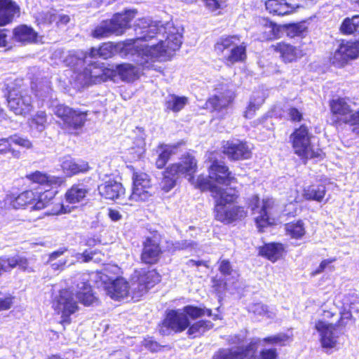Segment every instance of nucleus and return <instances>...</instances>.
<instances>
[{"mask_svg":"<svg viewBox=\"0 0 359 359\" xmlns=\"http://www.w3.org/2000/svg\"><path fill=\"white\" fill-rule=\"evenodd\" d=\"M135 27L137 38L124 41L121 50L145 69H156V62L169 60L182 44L180 29L170 22L164 25L142 18Z\"/></svg>","mask_w":359,"mask_h":359,"instance_id":"obj_1","label":"nucleus"},{"mask_svg":"<svg viewBox=\"0 0 359 359\" xmlns=\"http://www.w3.org/2000/svg\"><path fill=\"white\" fill-rule=\"evenodd\" d=\"M236 181L234 175L229 171L223 162L215 161L209 166L208 178L198 177L197 186L200 188L208 187L215 199V219L224 224H231L241 220L247 216V211L242 206L235 205L238 198V191L235 188L222 189L212 185V182L218 184L231 185Z\"/></svg>","mask_w":359,"mask_h":359,"instance_id":"obj_2","label":"nucleus"},{"mask_svg":"<svg viewBox=\"0 0 359 359\" xmlns=\"http://www.w3.org/2000/svg\"><path fill=\"white\" fill-rule=\"evenodd\" d=\"M77 299L86 306L92 304L95 297L90 285L85 281L77 284L76 293L71 289H62L54 294L52 298V309L60 316V323L69 325L71 316L79 311Z\"/></svg>","mask_w":359,"mask_h":359,"instance_id":"obj_3","label":"nucleus"},{"mask_svg":"<svg viewBox=\"0 0 359 359\" xmlns=\"http://www.w3.org/2000/svg\"><path fill=\"white\" fill-rule=\"evenodd\" d=\"M135 10H127L124 13L115 14L109 20H104L92 32L94 38L102 39L111 34L121 35L129 27L130 21L135 18Z\"/></svg>","mask_w":359,"mask_h":359,"instance_id":"obj_4","label":"nucleus"},{"mask_svg":"<svg viewBox=\"0 0 359 359\" xmlns=\"http://www.w3.org/2000/svg\"><path fill=\"white\" fill-rule=\"evenodd\" d=\"M215 50L224 55V62L229 66L243 62L247 57L246 44L237 35L219 38L215 45Z\"/></svg>","mask_w":359,"mask_h":359,"instance_id":"obj_5","label":"nucleus"},{"mask_svg":"<svg viewBox=\"0 0 359 359\" xmlns=\"http://www.w3.org/2000/svg\"><path fill=\"white\" fill-rule=\"evenodd\" d=\"M53 114L59 118L60 128L69 133L82 128L87 121V111L79 109H73L63 104L52 107Z\"/></svg>","mask_w":359,"mask_h":359,"instance_id":"obj_6","label":"nucleus"},{"mask_svg":"<svg viewBox=\"0 0 359 359\" xmlns=\"http://www.w3.org/2000/svg\"><path fill=\"white\" fill-rule=\"evenodd\" d=\"M120 269L116 265L107 264L100 273V279L104 283L107 295L115 300L123 299L128 297L130 290L128 283L123 278L112 280L109 273L118 274Z\"/></svg>","mask_w":359,"mask_h":359,"instance_id":"obj_7","label":"nucleus"},{"mask_svg":"<svg viewBox=\"0 0 359 359\" xmlns=\"http://www.w3.org/2000/svg\"><path fill=\"white\" fill-rule=\"evenodd\" d=\"M114 67L108 68L104 63L91 62L81 72L74 76V79L82 86L95 84L114 79Z\"/></svg>","mask_w":359,"mask_h":359,"instance_id":"obj_8","label":"nucleus"},{"mask_svg":"<svg viewBox=\"0 0 359 359\" xmlns=\"http://www.w3.org/2000/svg\"><path fill=\"white\" fill-rule=\"evenodd\" d=\"M133 180L132 193L128 197L127 204L133 205L135 203L148 201L152 196L148 175L144 172H135L133 174Z\"/></svg>","mask_w":359,"mask_h":359,"instance_id":"obj_9","label":"nucleus"},{"mask_svg":"<svg viewBox=\"0 0 359 359\" xmlns=\"http://www.w3.org/2000/svg\"><path fill=\"white\" fill-rule=\"evenodd\" d=\"M311 137L308 127L305 125H302L299 128L294 130L290 135V139L295 154L305 158L314 156L311 144Z\"/></svg>","mask_w":359,"mask_h":359,"instance_id":"obj_10","label":"nucleus"},{"mask_svg":"<svg viewBox=\"0 0 359 359\" xmlns=\"http://www.w3.org/2000/svg\"><path fill=\"white\" fill-rule=\"evenodd\" d=\"M8 105L16 115L26 116L33 109L31 96L22 88L9 90Z\"/></svg>","mask_w":359,"mask_h":359,"instance_id":"obj_11","label":"nucleus"},{"mask_svg":"<svg viewBox=\"0 0 359 359\" xmlns=\"http://www.w3.org/2000/svg\"><path fill=\"white\" fill-rule=\"evenodd\" d=\"M273 204L272 199L266 198L262 201V205L260 207L259 199L257 195H253L248 198V205L251 209L252 214H259L255 219L259 231H262V228L274 223V219L269 216V210L272 208Z\"/></svg>","mask_w":359,"mask_h":359,"instance_id":"obj_12","label":"nucleus"},{"mask_svg":"<svg viewBox=\"0 0 359 359\" xmlns=\"http://www.w3.org/2000/svg\"><path fill=\"white\" fill-rule=\"evenodd\" d=\"M359 55V41H343L331 58L332 63L337 67L344 66L348 60Z\"/></svg>","mask_w":359,"mask_h":359,"instance_id":"obj_13","label":"nucleus"},{"mask_svg":"<svg viewBox=\"0 0 359 359\" xmlns=\"http://www.w3.org/2000/svg\"><path fill=\"white\" fill-rule=\"evenodd\" d=\"M215 90L217 94L207 101L206 105L215 111H222L233 102L234 93L227 84H221Z\"/></svg>","mask_w":359,"mask_h":359,"instance_id":"obj_14","label":"nucleus"},{"mask_svg":"<svg viewBox=\"0 0 359 359\" xmlns=\"http://www.w3.org/2000/svg\"><path fill=\"white\" fill-rule=\"evenodd\" d=\"M315 328L319 334V340L324 348H332L337 343L338 335L336 325L325 320H319L316 322Z\"/></svg>","mask_w":359,"mask_h":359,"instance_id":"obj_15","label":"nucleus"},{"mask_svg":"<svg viewBox=\"0 0 359 359\" xmlns=\"http://www.w3.org/2000/svg\"><path fill=\"white\" fill-rule=\"evenodd\" d=\"M34 198V191L27 190L22 192L18 196H15L14 195H6L2 199V202H0V210L6 209H23L27 205L33 203Z\"/></svg>","mask_w":359,"mask_h":359,"instance_id":"obj_16","label":"nucleus"},{"mask_svg":"<svg viewBox=\"0 0 359 359\" xmlns=\"http://www.w3.org/2000/svg\"><path fill=\"white\" fill-rule=\"evenodd\" d=\"M197 169L196 160L194 156L187 155L182 158L177 163H172L168 166V172L174 176L184 175L189 177V180H193V175Z\"/></svg>","mask_w":359,"mask_h":359,"instance_id":"obj_17","label":"nucleus"},{"mask_svg":"<svg viewBox=\"0 0 359 359\" xmlns=\"http://www.w3.org/2000/svg\"><path fill=\"white\" fill-rule=\"evenodd\" d=\"M330 109L335 121L339 123L348 124L354 112L346 98L333 100L330 103Z\"/></svg>","mask_w":359,"mask_h":359,"instance_id":"obj_18","label":"nucleus"},{"mask_svg":"<svg viewBox=\"0 0 359 359\" xmlns=\"http://www.w3.org/2000/svg\"><path fill=\"white\" fill-rule=\"evenodd\" d=\"M163 325L175 332H182L189 326V322L183 311L172 310L167 313Z\"/></svg>","mask_w":359,"mask_h":359,"instance_id":"obj_19","label":"nucleus"},{"mask_svg":"<svg viewBox=\"0 0 359 359\" xmlns=\"http://www.w3.org/2000/svg\"><path fill=\"white\" fill-rule=\"evenodd\" d=\"M224 153L232 160L248 159L252 156L248 145L240 141L227 142L224 146Z\"/></svg>","mask_w":359,"mask_h":359,"instance_id":"obj_20","label":"nucleus"},{"mask_svg":"<svg viewBox=\"0 0 359 359\" xmlns=\"http://www.w3.org/2000/svg\"><path fill=\"white\" fill-rule=\"evenodd\" d=\"M159 281L160 276L155 270L148 271L138 276L137 283L133 284V290L138 295H142Z\"/></svg>","mask_w":359,"mask_h":359,"instance_id":"obj_21","label":"nucleus"},{"mask_svg":"<svg viewBox=\"0 0 359 359\" xmlns=\"http://www.w3.org/2000/svg\"><path fill=\"white\" fill-rule=\"evenodd\" d=\"M294 194L295 195L294 198L290 197L289 199L290 204L293 202L300 203L304 199L321 201L325 194V187L323 185L308 186L304 189L302 195H299L297 191H294Z\"/></svg>","mask_w":359,"mask_h":359,"instance_id":"obj_22","label":"nucleus"},{"mask_svg":"<svg viewBox=\"0 0 359 359\" xmlns=\"http://www.w3.org/2000/svg\"><path fill=\"white\" fill-rule=\"evenodd\" d=\"M98 191L102 196L110 200L118 199L125 194V189L121 183L112 179L100 184Z\"/></svg>","mask_w":359,"mask_h":359,"instance_id":"obj_23","label":"nucleus"},{"mask_svg":"<svg viewBox=\"0 0 359 359\" xmlns=\"http://www.w3.org/2000/svg\"><path fill=\"white\" fill-rule=\"evenodd\" d=\"M20 15V7L12 0H0V27L11 23Z\"/></svg>","mask_w":359,"mask_h":359,"instance_id":"obj_24","label":"nucleus"},{"mask_svg":"<svg viewBox=\"0 0 359 359\" xmlns=\"http://www.w3.org/2000/svg\"><path fill=\"white\" fill-rule=\"evenodd\" d=\"M61 168L68 177L86 172L90 170L88 162L82 160L76 161L70 156H65L62 158Z\"/></svg>","mask_w":359,"mask_h":359,"instance_id":"obj_25","label":"nucleus"},{"mask_svg":"<svg viewBox=\"0 0 359 359\" xmlns=\"http://www.w3.org/2000/svg\"><path fill=\"white\" fill-rule=\"evenodd\" d=\"M8 265L10 271L15 267L24 272L34 273L36 271V261L34 257H25L20 255H15L8 257Z\"/></svg>","mask_w":359,"mask_h":359,"instance_id":"obj_26","label":"nucleus"},{"mask_svg":"<svg viewBox=\"0 0 359 359\" xmlns=\"http://www.w3.org/2000/svg\"><path fill=\"white\" fill-rule=\"evenodd\" d=\"M273 47L285 62H293L303 55L302 50L288 43H278Z\"/></svg>","mask_w":359,"mask_h":359,"instance_id":"obj_27","label":"nucleus"},{"mask_svg":"<svg viewBox=\"0 0 359 359\" xmlns=\"http://www.w3.org/2000/svg\"><path fill=\"white\" fill-rule=\"evenodd\" d=\"M56 191L50 189L44 191L36 190L34 191V198L32 204L31 209L33 210H40L48 207L52 204V201L55 198Z\"/></svg>","mask_w":359,"mask_h":359,"instance_id":"obj_28","label":"nucleus"},{"mask_svg":"<svg viewBox=\"0 0 359 359\" xmlns=\"http://www.w3.org/2000/svg\"><path fill=\"white\" fill-rule=\"evenodd\" d=\"M161 255L158 244L151 238H147L144 243L142 253V260L146 264H154L158 262Z\"/></svg>","mask_w":359,"mask_h":359,"instance_id":"obj_29","label":"nucleus"},{"mask_svg":"<svg viewBox=\"0 0 359 359\" xmlns=\"http://www.w3.org/2000/svg\"><path fill=\"white\" fill-rule=\"evenodd\" d=\"M27 177L32 182L48 188H50L53 186H60L64 182L62 178L60 177L48 175L39 171H36L27 175Z\"/></svg>","mask_w":359,"mask_h":359,"instance_id":"obj_30","label":"nucleus"},{"mask_svg":"<svg viewBox=\"0 0 359 359\" xmlns=\"http://www.w3.org/2000/svg\"><path fill=\"white\" fill-rule=\"evenodd\" d=\"M90 189L83 184H73L65 194V200L67 203L75 204L83 201Z\"/></svg>","mask_w":359,"mask_h":359,"instance_id":"obj_31","label":"nucleus"},{"mask_svg":"<svg viewBox=\"0 0 359 359\" xmlns=\"http://www.w3.org/2000/svg\"><path fill=\"white\" fill-rule=\"evenodd\" d=\"M88 55L87 53L83 51H76L70 53L61 62L65 63L67 66L74 68V73L75 76L80 73V69L83 67L86 62V60L88 58Z\"/></svg>","mask_w":359,"mask_h":359,"instance_id":"obj_32","label":"nucleus"},{"mask_svg":"<svg viewBox=\"0 0 359 359\" xmlns=\"http://www.w3.org/2000/svg\"><path fill=\"white\" fill-rule=\"evenodd\" d=\"M114 69V79L116 76H118L121 80L126 82H131L139 77L138 69L130 64L116 65Z\"/></svg>","mask_w":359,"mask_h":359,"instance_id":"obj_33","label":"nucleus"},{"mask_svg":"<svg viewBox=\"0 0 359 359\" xmlns=\"http://www.w3.org/2000/svg\"><path fill=\"white\" fill-rule=\"evenodd\" d=\"M13 37L18 42L32 43L36 40L37 33L32 27L22 25L13 29Z\"/></svg>","mask_w":359,"mask_h":359,"instance_id":"obj_34","label":"nucleus"},{"mask_svg":"<svg viewBox=\"0 0 359 359\" xmlns=\"http://www.w3.org/2000/svg\"><path fill=\"white\" fill-rule=\"evenodd\" d=\"M265 6L269 13L278 15L290 14L293 9L285 0H268L266 1Z\"/></svg>","mask_w":359,"mask_h":359,"instance_id":"obj_35","label":"nucleus"},{"mask_svg":"<svg viewBox=\"0 0 359 359\" xmlns=\"http://www.w3.org/2000/svg\"><path fill=\"white\" fill-rule=\"evenodd\" d=\"M66 252H67V249L66 248H61L57 250L50 253L46 263L50 264L51 269L54 271H61L64 269L67 260L66 258H63L62 257Z\"/></svg>","mask_w":359,"mask_h":359,"instance_id":"obj_36","label":"nucleus"},{"mask_svg":"<svg viewBox=\"0 0 359 359\" xmlns=\"http://www.w3.org/2000/svg\"><path fill=\"white\" fill-rule=\"evenodd\" d=\"M212 359H248L246 347L219 350L214 354Z\"/></svg>","mask_w":359,"mask_h":359,"instance_id":"obj_37","label":"nucleus"},{"mask_svg":"<svg viewBox=\"0 0 359 359\" xmlns=\"http://www.w3.org/2000/svg\"><path fill=\"white\" fill-rule=\"evenodd\" d=\"M285 231L286 236L294 240H301L306 232L305 224L302 220L287 223Z\"/></svg>","mask_w":359,"mask_h":359,"instance_id":"obj_38","label":"nucleus"},{"mask_svg":"<svg viewBox=\"0 0 359 359\" xmlns=\"http://www.w3.org/2000/svg\"><path fill=\"white\" fill-rule=\"evenodd\" d=\"M284 252V247L281 243H269L260 249V254L274 262L280 259Z\"/></svg>","mask_w":359,"mask_h":359,"instance_id":"obj_39","label":"nucleus"},{"mask_svg":"<svg viewBox=\"0 0 359 359\" xmlns=\"http://www.w3.org/2000/svg\"><path fill=\"white\" fill-rule=\"evenodd\" d=\"M176 146L161 144L158 146L157 153L158 154V158L156 161V165L158 168H163L170 156L175 154Z\"/></svg>","mask_w":359,"mask_h":359,"instance_id":"obj_40","label":"nucleus"},{"mask_svg":"<svg viewBox=\"0 0 359 359\" xmlns=\"http://www.w3.org/2000/svg\"><path fill=\"white\" fill-rule=\"evenodd\" d=\"M246 356L248 359H277L278 353L276 348H264L257 355L253 344H250L246 346Z\"/></svg>","mask_w":359,"mask_h":359,"instance_id":"obj_41","label":"nucleus"},{"mask_svg":"<svg viewBox=\"0 0 359 359\" xmlns=\"http://www.w3.org/2000/svg\"><path fill=\"white\" fill-rule=\"evenodd\" d=\"M188 103L186 97H180L175 95H170L166 98L165 107L173 112L181 111Z\"/></svg>","mask_w":359,"mask_h":359,"instance_id":"obj_42","label":"nucleus"},{"mask_svg":"<svg viewBox=\"0 0 359 359\" xmlns=\"http://www.w3.org/2000/svg\"><path fill=\"white\" fill-rule=\"evenodd\" d=\"M114 47L110 42L103 43L99 48H92L88 53L90 58L97 57L107 59L113 55Z\"/></svg>","mask_w":359,"mask_h":359,"instance_id":"obj_43","label":"nucleus"},{"mask_svg":"<svg viewBox=\"0 0 359 359\" xmlns=\"http://www.w3.org/2000/svg\"><path fill=\"white\" fill-rule=\"evenodd\" d=\"M248 310L255 316H264L267 318L272 319L276 316V312L274 309H269L267 306L262 303H255L249 306Z\"/></svg>","mask_w":359,"mask_h":359,"instance_id":"obj_44","label":"nucleus"},{"mask_svg":"<svg viewBox=\"0 0 359 359\" xmlns=\"http://www.w3.org/2000/svg\"><path fill=\"white\" fill-rule=\"evenodd\" d=\"M340 30L346 34L359 32V15L345 18L340 27Z\"/></svg>","mask_w":359,"mask_h":359,"instance_id":"obj_45","label":"nucleus"},{"mask_svg":"<svg viewBox=\"0 0 359 359\" xmlns=\"http://www.w3.org/2000/svg\"><path fill=\"white\" fill-rule=\"evenodd\" d=\"M210 321L199 320L193 324L188 330V334L192 337H196L212 327Z\"/></svg>","mask_w":359,"mask_h":359,"instance_id":"obj_46","label":"nucleus"},{"mask_svg":"<svg viewBox=\"0 0 359 359\" xmlns=\"http://www.w3.org/2000/svg\"><path fill=\"white\" fill-rule=\"evenodd\" d=\"M46 122V114L44 111H38L29 120L28 123L32 130L41 132L45 129Z\"/></svg>","mask_w":359,"mask_h":359,"instance_id":"obj_47","label":"nucleus"},{"mask_svg":"<svg viewBox=\"0 0 359 359\" xmlns=\"http://www.w3.org/2000/svg\"><path fill=\"white\" fill-rule=\"evenodd\" d=\"M353 303H349V297H345L343 299V309L340 312L341 318L339 320V325L345 326L348 322L351 320L352 314L351 309H353Z\"/></svg>","mask_w":359,"mask_h":359,"instance_id":"obj_48","label":"nucleus"},{"mask_svg":"<svg viewBox=\"0 0 359 359\" xmlns=\"http://www.w3.org/2000/svg\"><path fill=\"white\" fill-rule=\"evenodd\" d=\"M32 89L34 91L36 96L43 98L46 97L50 91V82L48 80L32 82Z\"/></svg>","mask_w":359,"mask_h":359,"instance_id":"obj_49","label":"nucleus"},{"mask_svg":"<svg viewBox=\"0 0 359 359\" xmlns=\"http://www.w3.org/2000/svg\"><path fill=\"white\" fill-rule=\"evenodd\" d=\"M178 176H174L168 172V167L166 168L163 174V177L161 182L160 186L165 192L170 191L176 184Z\"/></svg>","mask_w":359,"mask_h":359,"instance_id":"obj_50","label":"nucleus"},{"mask_svg":"<svg viewBox=\"0 0 359 359\" xmlns=\"http://www.w3.org/2000/svg\"><path fill=\"white\" fill-rule=\"evenodd\" d=\"M184 313L186 315V316H189L192 319L205 316H211V310L208 309H201L192 306H185L183 309Z\"/></svg>","mask_w":359,"mask_h":359,"instance_id":"obj_51","label":"nucleus"},{"mask_svg":"<svg viewBox=\"0 0 359 359\" xmlns=\"http://www.w3.org/2000/svg\"><path fill=\"white\" fill-rule=\"evenodd\" d=\"M219 271L224 276H231L234 280H238L239 273L232 268L229 260L223 259L219 262Z\"/></svg>","mask_w":359,"mask_h":359,"instance_id":"obj_52","label":"nucleus"},{"mask_svg":"<svg viewBox=\"0 0 359 359\" xmlns=\"http://www.w3.org/2000/svg\"><path fill=\"white\" fill-rule=\"evenodd\" d=\"M278 27L271 22H266L264 26V31L261 39L271 40L278 36Z\"/></svg>","mask_w":359,"mask_h":359,"instance_id":"obj_53","label":"nucleus"},{"mask_svg":"<svg viewBox=\"0 0 359 359\" xmlns=\"http://www.w3.org/2000/svg\"><path fill=\"white\" fill-rule=\"evenodd\" d=\"M57 18V14L55 13V11L39 13L36 17V20L39 25H50L56 21Z\"/></svg>","mask_w":359,"mask_h":359,"instance_id":"obj_54","label":"nucleus"},{"mask_svg":"<svg viewBox=\"0 0 359 359\" xmlns=\"http://www.w3.org/2000/svg\"><path fill=\"white\" fill-rule=\"evenodd\" d=\"M292 336L285 333H279L278 334L270 336L262 339L263 341L271 344H284L286 341L290 340Z\"/></svg>","mask_w":359,"mask_h":359,"instance_id":"obj_55","label":"nucleus"},{"mask_svg":"<svg viewBox=\"0 0 359 359\" xmlns=\"http://www.w3.org/2000/svg\"><path fill=\"white\" fill-rule=\"evenodd\" d=\"M104 255L101 253H98L97 252H88L85 251L83 253L76 254L77 259H82L83 262H88L90 260H93L95 262H99L102 260V257H104Z\"/></svg>","mask_w":359,"mask_h":359,"instance_id":"obj_56","label":"nucleus"},{"mask_svg":"<svg viewBox=\"0 0 359 359\" xmlns=\"http://www.w3.org/2000/svg\"><path fill=\"white\" fill-rule=\"evenodd\" d=\"M53 207L46 212L48 215H58L70 212V208L68 205L65 206L61 203H54L52 202Z\"/></svg>","mask_w":359,"mask_h":359,"instance_id":"obj_57","label":"nucleus"},{"mask_svg":"<svg viewBox=\"0 0 359 359\" xmlns=\"http://www.w3.org/2000/svg\"><path fill=\"white\" fill-rule=\"evenodd\" d=\"M263 102L264 99L262 97H259L257 100H250V104L245 111V117L247 118H252L254 116L256 110L259 107Z\"/></svg>","mask_w":359,"mask_h":359,"instance_id":"obj_58","label":"nucleus"},{"mask_svg":"<svg viewBox=\"0 0 359 359\" xmlns=\"http://www.w3.org/2000/svg\"><path fill=\"white\" fill-rule=\"evenodd\" d=\"M8 139L9 140L10 143H14L26 149H30L32 147L31 142L27 138H23L18 135H13L10 136L8 137Z\"/></svg>","mask_w":359,"mask_h":359,"instance_id":"obj_59","label":"nucleus"},{"mask_svg":"<svg viewBox=\"0 0 359 359\" xmlns=\"http://www.w3.org/2000/svg\"><path fill=\"white\" fill-rule=\"evenodd\" d=\"M347 125L351 127V130L354 134L359 135V109L354 111Z\"/></svg>","mask_w":359,"mask_h":359,"instance_id":"obj_60","label":"nucleus"},{"mask_svg":"<svg viewBox=\"0 0 359 359\" xmlns=\"http://www.w3.org/2000/svg\"><path fill=\"white\" fill-rule=\"evenodd\" d=\"M208 9L214 11L225 6V0H203Z\"/></svg>","mask_w":359,"mask_h":359,"instance_id":"obj_61","label":"nucleus"},{"mask_svg":"<svg viewBox=\"0 0 359 359\" xmlns=\"http://www.w3.org/2000/svg\"><path fill=\"white\" fill-rule=\"evenodd\" d=\"M13 299L11 295L0 298V311L10 309L13 304Z\"/></svg>","mask_w":359,"mask_h":359,"instance_id":"obj_62","label":"nucleus"},{"mask_svg":"<svg viewBox=\"0 0 359 359\" xmlns=\"http://www.w3.org/2000/svg\"><path fill=\"white\" fill-rule=\"evenodd\" d=\"M142 345L148 350L156 352L159 349V345L158 343L152 339L151 337L144 339L142 341Z\"/></svg>","mask_w":359,"mask_h":359,"instance_id":"obj_63","label":"nucleus"},{"mask_svg":"<svg viewBox=\"0 0 359 359\" xmlns=\"http://www.w3.org/2000/svg\"><path fill=\"white\" fill-rule=\"evenodd\" d=\"M287 114L290 119L293 122H299L302 119V113L296 108H290L288 109Z\"/></svg>","mask_w":359,"mask_h":359,"instance_id":"obj_64","label":"nucleus"}]
</instances>
